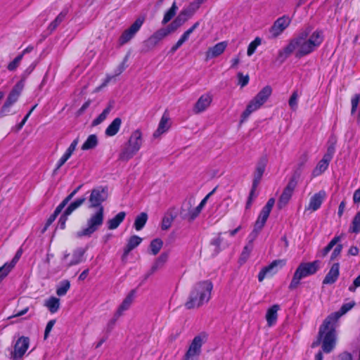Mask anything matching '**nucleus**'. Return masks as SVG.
<instances>
[{"label": "nucleus", "instance_id": "1", "mask_svg": "<svg viewBox=\"0 0 360 360\" xmlns=\"http://www.w3.org/2000/svg\"><path fill=\"white\" fill-rule=\"evenodd\" d=\"M310 31L308 27L290 39L286 46L278 51V58L283 61L294 51L295 57L300 58L316 50L324 40L323 31L316 30L309 37Z\"/></svg>", "mask_w": 360, "mask_h": 360}, {"label": "nucleus", "instance_id": "2", "mask_svg": "<svg viewBox=\"0 0 360 360\" xmlns=\"http://www.w3.org/2000/svg\"><path fill=\"white\" fill-rule=\"evenodd\" d=\"M335 317L328 316L319 327L316 340L314 341L311 347H316L322 342V349L325 353H330L335 346Z\"/></svg>", "mask_w": 360, "mask_h": 360}, {"label": "nucleus", "instance_id": "3", "mask_svg": "<svg viewBox=\"0 0 360 360\" xmlns=\"http://www.w3.org/2000/svg\"><path fill=\"white\" fill-rule=\"evenodd\" d=\"M213 284L209 280L196 283L192 288L184 306L187 309L200 308L211 298Z\"/></svg>", "mask_w": 360, "mask_h": 360}, {"label": "nucleus", "instance_id": "4", "mask_svg": "<svg viewBox=\"0 0 360 360\" xmlns=\"http://www.w3.org/2000/svg\"><path fill=\"white\" fill-rule=\"evenodd\" d=\"M143 144V134L141 129L134 131L119 154L118 160L127 162L141 149Z\"/></svg>", "mask_w": 360, "mask_h": 360}, {"label": "nucleus", "instance_id": "5", "mask_svg": "<svg viewBox=\"0 0 360 360\" xmlns=\"http://www.w3.org/2000/svg\"><path fill=\"white\" fill-rule=\"evenodd\" d=\"M321 262L314 260L311 262H302L296 269L292 278L289 284L288 288L290 290L296 289L300 284L302 278L315 274L320 269Z\"/></svg>", "mask_w": 360, "mask_h": 360}, {"label": "nucleus", "instance_id": "6", "mask_svg": "<svg viewBox=\"0 0 360 360\" xmlns=\"http://www.w3.org/2000/svg\"><path fill=\"white\" fill-rule=\"evenodd\" d=\"M271 94L272 88L271 86H264L249 102L245 110L241 114L240 122L243 123L246 121L253 112L259 109L267 101Z\"/></svg>", "mask_w": 360, "mask_h": 360}, {"label": "nucleus", "instance_id": "7", "mask_svg": "<svg viewBox=\"0 0 360 360\" xmlns=\"http://www.w3.org/2000/svg\"><path fill=\"white\" fill-rule=\"evenodd\" d=\"M25 87V82L23 79L18 81L12 88L11 91L7 96V98L4 103L0 110V117L8 116L11 112V107L14 105L20 98L22 91Z\"/></svg>", "mask_w": 360, "mask_h": 360}, {"label": "nucleus", "instance_id": "8", "mask_svg": "<svg viewBox=\"0 0 360 360\" xmlns=\"http://www.w3.org/2000/svg\"><path fill=\"white\" fill-rule=\"evenodd\" d=\"M104 221V207L96 210V212L92 214L87 219L86 227L78 231V237H90L94 233L98 230L103 225Z\"/></svg>", "mask_w": 360, "mask_h": 360}, {"label": "nucleus", "instance_id": "9", "mask_svg": "<svg viewBox=\"0 0 360 360\" xmlns=\"http://www.w3.org/2000/svg\"><path fill=\"white\" fill-rule=\"evenodd\" d=\"M108 198V189L107 186H97L94 188L89 198V208H96L97 210L104 207L103 203Z\"/></svg>", "mask_w": 360, "mask_h": 360}, {"label": "nucleus", "instance_id": "10", "mask_svg": "<svg viewBox=\"0 0 360 360\" xmlns=\"http://www.w3.org/2000/svg\"><path fill=\"white\" fill-rule=\"evenodd\" d=\"M146 20L143 15L138 17L129 28L125 30L119 38V44L122 46L129 42L139 31Z\"/></svg>", "mask_w": 360, "mask_h": 360}, {"label": "nucleus", "instance_id": "11", "mask_svg": "<svg viewBox=\"0 0 360 360\" xmlns=\"http://www.w3.org/2000/svg\"><path fill=\"white\" fill-rule=\"evenodd\" d=\"M274 198H271L268 200L266 205L262 207L255 223L254 229L252 232H255V234H257L264 226L269 217L271 211L274 205Z\"/></svg>", "mask_w": 360, "mask_h": 360}, {"label": "nucleus", "instance_id": "12", "mask_svg": "<svg viewBox=\"0 0 360 360\" xmlns=\"http://www.w3.org/2000/svg\"><path fill=\"white\" fill-rule=\"evenodd\" d=\"M286 264V259H279L271 262L259 272L257 278L259 282L264 281L266 276H273Z\"/></svg>", "mask_w": 360, "mask_h": 360}, {"label": "nucleus", "instance_id": "13", "mask_svg": "<svg viewBox=\"0 0 360 360\" xmlns=\"http://www.w3.org/2000/svg\"><path fill=\"white\" fill-rule=\"evenodd\" d=\"M291 21V18L287 15L277 18L269 28V37L271 39L278 37L289 27Z\"/></svg>", "mask_w": 360, "mask_h": 360}, {"label": "nucleus", "instance_id": "14", "mask_svg": "<svg viewBox=\"0 0 360 360\" xmlns=\"http://www.w3.org/2000/svg\"><path fill=\"white\" fill-rule=\"evenodd\" d=\"M298 180L295 178L290 177L286 186L284 188L281 195H280L278 202V209L282 210L284 208L290 200L294 191L297 185Z\"/></svg>", "mask_w": 360, "mask_h": 360}, {"label": "nucleus", "instance_id": "15", "mask_svg": "<svg viewBox=\"0 0 360 360\" xmlns=\"http://www.w3.org/2000/svg\"><path fill=\"white\" fill-rule=\"evenodd\" d=\"M202 345V338L200 335H196L190 344L183 360H197L201 354Z\"/></svg>", "mask_w": 360, "mask_h": 360}, {"label": "nucleus", "instance_id": "16", "mask_svg": "<svg viewBox=\"0 0 360 360\" xmlns=\"http://www.w3.org/2000/svg\"><path fill=\"white\" fill-rule=\"evenodd\" d=\"M213 96L210 93H206L200 96L195 103L193 111L195 114H199L206 110L211 105Z\"/></svg>", "mask_w": 360, "mask_h": 360}, {"label": "nucleus", "instance_id": "17", "mask_svg": "<svg viewBox=\"0 0 360 360\" xmlns=\"http://www.w3.org/2000/svg\"><path fill=\"white\" fill-rule=\"evenodd\" d=\"M326 197V193L323 190L316 193L311 197L308 205L305 207L304 212H315L318 210L321 207Z\"/></svg>", "mask_w": 360, "mask_h": 360}, {"label": "nucleus", "instance_id": "18", "mask_svg": "<svg viewBox=\"0 0 360 360\" xmlns=\"http://www.w3.org/2000/svg\"><path fill=\"white\" fill-rule=\"evenodd\" d=\"M169 34V31L160 28L155 31L147 40L144 41V46H147L148 49L154 48L159 44L165 37Z\"/></svg>", "mask_w": 360, "mask_h": 360}, {"label": "nucleus", "instance_id": "19", "mask_svg": "<svg viewBox=\"0 0 360 360\" xmlns=\"http://www.w3.org/2000/svg\"><path fill=\"white\" fill-rule=\"evenodd\" d=\"M228 46L226 41L218 42L213 46H210L205 52V60L208 61L212 58L221 56L226 50Z\"/></svg>", "mask_w": 360, "mask_h": 360}, {"label": "nucleus", "instance_id": "20", "mask_svg": "<svg viewBox=\"0 0 360 360\" xmlns=\"http://www.w3.org/2000/svg\"><path fill=\"white\" fill-rule=\"evenodd\" d=\"M30 345V338L25 336L20 337L14 345L15 357L20 358L27 352Z\"/></svg>", "mask_w": 360, "mask_h": 360}, {"label": "nucleus", "instance_id": "21", "mask_svg": "<svg viewBox=\"0 0 360 360\" xmlns=\"http://www.w3.org/2000/svg\"><path fill=\"white\" fill-rule=\"evenodd\" d=\"M340 276V264L338 262L334 263L329 269L326 276L323 280V285H331L335 283L338 279Z\"/></svg>", "mask_w": 360, "mask_h": 360}, {"label": "nucleus", "instance_id": "22", "mask_svg": "<svg viewBox=\"0 0 360 360\" xmlns=\"http://www.w3.org/2000/svg\"><path fill=\"white\" fill-rule=\"evenodd\" d=\"M169 257V254L167 252H162L154 262L150 269L146 274L145 278L147 279L151 275H153L155 272H156L158 269L162 268L165 263L167 262Z\"/></svg>", "mask_w": 360, "mask_h": 360}, {"label": "nucleus", "instance_id": "23", "mask_svg": "<svg viewBox=\"0 0 360 360\" xmlns=\"http://www.w3.org/2000/svg\"><path fill=\"white\" fill-rule=\"evenodd\" d=\"M266 165V159L265 158H262L257 162L255 171L254 172L252 185L258 186V185L259 184L260 181L265 171Z\"/></svg>", "mask_w": 360, "mask_h": 360}, {"label": "nucleus", "instance_id": "24", "mask_svg": "<svg viewBox=\"0 0 360 360\" xmlns=\"http://www.w3.org/2000/svg\"><path fill=\"white\" fill-rule=\"evenodd\" d=\"M169 121V114L166 111L164 112V114L162 115V116L160 119L158 129L153 133V136L155 138L160 136L161 134H162L165 132H166L167 131H168V129L170 127Z\"/></svg>", "mask_w": 360, "mask_h": 360}, {"label": "nucleus", "instance_id": "25", "mask_svg": "<svg viewBox=\"0 0 360 360\" xmlns=\"http://www.w3.org/2000/svg\"><path fill=\"white\" fill-rule=\"evenodd\" d=\"M135 294H136V290H131L129 292V293L127 295V297L124 299V300L122 301L121 304L119 306V307L116 311L115 316L117 317L120 316L124 311L127 310L130 307L131 304H132V302L134 301Z\"/></svg>", "mask_w": 360, "mask_h": 360}, {"label": "nucleus", "instance_id": "26", "mask_svg": "<svg viewBox=\"0 0 360 360\" xmlns=\"http://www.w3.org/2000/svg\"><path fill=\"white\" fill-rule=\"evenodd\" d=\"M278 310H280V305L278 304L272 305L267 309L266 320L269 327H271L276 323Z\"/></svg>", "mask_w": 360, "mask_h": 360}, {"label": "nucleus", "instance_id": "27", "mask_svg": "<svg viewBox=\"0 0 360 360\" xmlns=\"http://www.w3.org/2000/svg\"><path fill=\"white\" fill-rule=\"evenodd\" d=\"M22 254V248L18 249L11 262L9 263H5L2 266L0 267V274L4 276H6L18 262Z\"/></svg>", "mask_w": 360, "mask_h": 360}, {"label": "nucleus", "instance_id": "28", "mask_svg": "<svg viewBox=\"0 0 360 360\" xmlns=\"http://www.w3.org/2000/svg\"><path fill=\"white\" fill-rule=\"evenodd\" d=\"M309 160V155L307 152H304L302 153L300 157L299 158L298 162L297 164V166L295 169L293 171V173L291 176V177L295 178L297 180H299L300 178L303 169L305 166V164Z\"/></svg>", "mask_w": 360, "mask_h": 360}, {"label": "nucleus", "instance_id": "29", "mask_svg": "<svg viewBox=\"0 0 360 360\" xmlns=\"http://www.w3.org/2000/svg\"><path fill=\"white\" fill-rule=\"evenodd\" d=\"M141 242L142 238L136 235L129 237L125 247L124 248L122 257H127L129 252L138 247Z\"/></svg>", "mask_w": 360, "mask_h": 360}, {"label": "nucleus", "instance_id": "30", "mask_svg": "<svg viewBox=\"0 0 360 360\" xmlns=\"http://www.w3.org/2000/svg\"><path fill=\"white\" fill-rule=\"evenodd\" d=\"M126 217V212H120L114 217L107 221V226L109 230H115L123 222Z\"/></svg>", "mask_w": 360, "mask_h": 360}, {"label": "nucleus", "instance_id": "31", "mask_svg": "<svg viewBox=\"0 0 360 360\" xmlns=\"http://www.w3.org/2000/svg\"><path fill=\"white\" fill-rule=\"evenodd\" d=\"M122 124V119L120 117L115 118L112 122L105 129V134L107 136H114L120 131Z\"/></svg>", "mask_w": 360, "mask_h": 360}, {"label": "nucleus", "instance_id": "32", "mask_svg": "<svg viewBox=\"0 0 360 360\" xmlns=\"http://www.w3.org/2000/svg\"><path fill=\"white\" fill-rule=\"evenodd\" d=\"M330 160L323 157L321 160L319 161L316 166L312 171L313 177H316L322 174L328 168Z\"/></svg>", "mask_w": 360, "mask_h": 360}, {"label": "nucleus", "instance_id": "33", "mask_svg": "<svg viewBox=\"0 0 360 360\" xmlns=\"http://www.w3.org/2000/svg\"><path fill=\"white\" fill-rule=\"evenodd\" d=\"M68 13V11L67 9L63 10L56 16V18L52 22H51V23L48 26V30L50 31V32H53L54 30H56V28L59 26V25L62 22H63V20L66 18Z\"/></svg>", "mask_w": 360, "mask_h": 360}, {"label": "nucleus", "instance_id": "34", "mask_svg": "<svg viewBox=\"0 0 360 360\" xmlns=\"http://www.w3.org/2000/svg\"><path fill=\"white\" fill-rule=\"evenodd\" d=\"M148 214L146 212H141L139 215L136 216L134 220V229L139 231L143 229L145 226L147 221H148Z\"/></svg>", "mask_w": 360, "mask_h": 360}, {"label": "nucleus", "instance_id": "35", "mask_svg": "<svg viewBox=\"0 0 360 360\" xmlns=\"http://www.w3.org/2000/svg\"><path fill=\"white\" fill-rule=\"evenodd\" d=\"M337 143V139L335 137H330L328 141V146L326 153L323 155V157L326 158L329 160H332L334 154L335 153V145Z\"/></svg>", "mask_w": 360, "mask_h": 360}, {"label": "nucleus", "instance_id": "36", "mask_svg": "<svg viewBox=\"0 0 360 360\" xmlns=\"http://www.w3.org/2000/svg\"><path fill=\"white\" fill-rule=\"evenodd\" d=\"M63 210V208L59 205L56 207L53 213L47 219L44 228L41 229V233H44L47 231L49 227L53 224Z\"/></svg>", "mask_w": 360, "mask_h": 360}, {"label": "nucleus", "instance_id": "37", "mask_svg": "<svg viewBox=\"0 0 360 360\" xmlns=\"http://www.w3.org/2000/svg\"><path fill=\"white\" fill-rule=\"evenodd\" d=\"M50 311L51 313H56L60 307V300L56 297H51L46 300L44 304Z\"/></svg>", "mask_w": 360, "mask_h": 360}, {"label": "nucleus", "instance_id": "38", "mask_svg": "<svg viewBox=\"0 0 360 360\" xmlns=\"http://www.w3.org/2000/svg\"><path fill=\"white\" fill-rule=\"evenodd\" d=\"M98 145V138L96 134H91L82 146V150H87L94 148Z\"/></svg>", "mask_w": 360, "mask_h": 360}, {"label": "nucleus", "instance_id": "39", "mask_svg": "<svg viewBox=\"0 0 360 360\" xmlns=\"http://www.w3.org/2000/svg\"><path fill=\"white\" fill-rule=\"evenodd\" d=\"M112 106L109 104L103 110V112L97 117H96L91 123V125L93 127H96L101 123H102L108 117V115L110 114Z\"/></svg>", "mask_w": 360, "mask_h": 360}, {"label": "nucleus", "instance_id": "40", "mask_svg": "<svg viewBox=\"0 0 360 360\" xmlns=\"http://www.w3.org/2000/svg\"><path fill=\"white\" fill-rule=\"evenodd\" d=\"M86 201L85 197H81L73 202H70L67 208L65 210L66 211V214L69 213L71 214L75 210L81 207Z\"/></svg>", "mask_w": 360, "mask_h": 360}, {"label": "nucleus", "instance_id": "41", "mask_svg": "<svg viewBox=\"0 0 360 360\" xmlns=\"http://www.w3.org/2000/svg\"><path fill=\"white\" fill-rule=\"evenodd\" d=\"M162 246L163 241L162 239L158 238L152 240L149 245L150 253L153 255H158Z\"/></svg>", "mask_w": 360, "mask_h": 360}, {"label": "nucleus", "instance_id": "42", "mask_svg": "<svg viewBox=\"0 0 360 360\" xmlns=\"http://www.w3.org/2000/svg\"><path fill=\"white\" fill-rule=\"evenodd\" d=\"M349 232L352 233H360V211L354 217L349 229Z\"/></svg>", "mask_w": 360, "mask_h": 360}, {"label": "nucleus", "instance_id": "43", "mask_svg": "<svg viewBox=\"0 0 360 360\" xmlns=\"http://www.w3.org/2000/svg\"><path fill=\"white\" fill-rule=\"evenodd\" d=\"M178 8L175 2H174L170 8L165 13L162 23L163 25L167 24L176 15Z\"/></svg>", "mask_w": 360, "mask_h": 360}, {"label": "nucleus", "instance_id": "44", "mask_svg": "<svg viewBox=\"0 0 360 360\" xmlns=\"http://www.w3.org/2000/svg\"><path fill=\"white\" fill-rule=\"evenodd\" d=\"M70 288V283L68 280H63L60 283V285L56 289V294L60 296H64L66 295Z\"/></svg>", "mask_w": 360, "mask_h": 360}, {"label": "nucleus", "instance_id": "45", "mask_svg": "<svg viewBox=\"0 0 360 360\" xmlns=\"http://www.w3.org/2000/svg\"><path fill=\"white\" fill-rule=\"evenodd\" d=\"M84 251L82 249L75 250L72 254V258L68 264V266H72L79 264L82 261Z\"/></svg>", "mask_w": 360, "mask_h": 360}, {"label": "nucleus", "instance_id": "46", "mask_svg": "<svg viewBox=\"0 0 360 360\" xmlns=\"http://www.w3.org/2000/svg\"><path fill=\"white\" fill-rule=\"evenodd\" d=\"M206 204V200H202L199 205L193 210H191L188 213L189 219L193 221L194 220L200 213L202 207Z\"/></svg>", "mask_w": 360, "mask_h": 360}, {"label": "nucleus", "instance_id": "47", "mask_svg": "<svg viewBox=\"0 0 360 360\" xmlns=\"http://www.w3.org/2000/svg\"><path fill=\"white\" fill-rule=\"evenodd\" d=\"M82 184L79 185L75 188L70 194H68L59 204L63 209L68 204V202L74 198V196L79 192L82 188Z\"/></svg>", "mask_w": 360, "mask_h": 360}, {"label": "nucleus", "instance_id": "48", "mask_svg": "<svg viewBox=\"0 0 360 360\" xmlns=\"http://www.w3.org/2000/svg\"><path fill=\"white\" fill-rule=\"evenodd\" d=\"M340 240V236H335L328 243V245L323 249L322 250V256H326L328 252L333 249V248Z\"/></svg>", "mask_w": 360, "mask_h": 360}, {"label": "nucleus", "instance_id": "49", "mask_svg": "<svg viewBox=\"0 0 360 360\" xmlns=\"http://www.w3.org/2000/svg\"><path fill=\"white\" fill-rule=\"evenodd\" d=\"M353 306H354V304H351V303L344 304L342 305V307L340 309V311L335 312V313H332L329 316H333V315L335 316V317L336 318L335 319V323H336L338 319L340 318V316H342V314H345L348 311H349L353 307Z\"/></svg>", "mask_w": 360, "mask_h": 360}, {"label": "nucleus", "instance_id": "50", "mask_svg": "<svg viewBox=\"0 0 360 360\" xmlns=\"http://www.w3.org/2000/svg\"><path fill=\"white\" fill-rule=\"evenodd\" d=\"M253 249V243L252 242H250L248 244H247L241 252L240 260L243 261V262H246V260L250 257V255Z\"/></svg>", "mask_w": 360, "mask_h": 360}, {"label": "nucleus", "instance_id": "51", "mask_svg": "<svg viewBox=\"0 0 360 360\" xmlns=\"http://www.w3.org/2000/svg\"><path fill=\"white\" fill-rule=\"evenodd\" d=\"M261 39L257 37L249 44L247 50L248 56H252L255 53L256 49L261 44Z\"/></svg>", "mask_w": 360, "mask_h": 360}, {"label": "nucleus", "instance_id": "52", "mask_svg": "<svg viewBox=\"0 0 360 360\" xmlns=\"http://www.w3.org/2000/svg\"><path fill=\"white\" fill-rule=\"evenodd\" d=\"M174 218H175V217L173 216L172 214L169 216H165L162 218V222H161L162 230H163V231L168 230L171 227Z\"/></svg>", "mask_w": 360, "mask_h": 360}, {"label": "nucleus", "instance_id": "53", "mask_svg": "<svg viewBox=\"0 0 360 360\" xmlns=\"http://www.w3.org/2000/svg\"><path fill=\"white\" fill-rule=\"evenodd\" d=\"M71 156L68 155L67 153H64V154L61 156V158L58 160L56 165V167L53 171V174L55 175L57 174L59 169L68 161V160Z\"/></svg>", "mask_w": 360, "mask_h": 360}, {"label": "nucleus", "instance_id": "54", "mask_svg": "<svg viewBox=\"0 0 360 360\" xmlns=\"http://www.w3.org/2000/svg\"><path fill=\"white\" fill-rule=\"evenodd\" d=\"M257 188V186L252 184V188L250 189V193H249V195H248V200L246 202V205H245L246 210L250 209V207L252 206L253 199L255 198H256L255 192H256Z\"/></svg>", "mask_w": 360, "mask_h": 360}, {"label": "nucleus", "instance_id": "55", "mask_svg": "<svg viewBox=\"0 0 360 360\" xmlns=\"http://www.w3.org/2000/svg\"><path fill=\"white\" fill-rule=\"evenodd\" d=\"M237 78H238V84L240 85L241 88L247 86L250 81L249 75H244L240 72H238Z\"/></svg>", "mask_w": 360, "mask_h": 360}, {"label": "nucleus", "instance_id": "56", "mask_svg": "<svg viewBox=\"0 0 360 360\" xmlns=\"http://www.w3.org/2000/svg\"><path fill=\"white\" fill-rule=\"evenodd\" d=\"M298 93L297 91H294L288 101V104L290 108L292 110H296L297 108V99H298Z\"/></svg>", "mask_w": 360, "mask_h": 360}, {"label": "nucleus", "instance_id": "57", "mask_svg": "<svg viewBox=\"0 0 360 360\" xmlns=\"http://www.w3.org/2000/svg\"><path fill=\"white\" fill-rule=\"evenodd\" d=\"M360 101V94H356L351 98V114L354 115L356 110Z\"/></svg>", "mask_w": 360, "mask_h": 360}, {"label": "nucleus", "instance_id": "58", "mask_svg": "<svg viewBox=\"0 0 360 360\" xmlns=\"http://www.w3.org/2000/svg\"><path fill=\"white\" fill-rule=\"evenodd\" d=\"M22 55H18L16 56L11 62L8 64L7 69L9 71H14L19 66L21 60H22Z\"/></svg>", "mask_w": 360, "mask_h": 360}, {"label": "nucleus", "instance_id": "59", "mask_svg": "<svg viewBox=\"0 0 360 360\" xmlns=\"http://www.w3.org/2000/svg\"><path fill=\"white\" fill-rule=\"evenodd\" d=\"M70 214L69 213L66 214V211L65 210L63 213L59 218L58 226L60 229H65L66 226V221L68 220V216Z\"/></svg>", "mask_w": 360, "mask_h": 360}, {"label": "nucleus", "instance_id": "60", "mask_svg": "<svg viewBox=\"0 0 360 360\" xmlns=\"http://www.w3.org/2000/svg\"><path fill=\"white\" fill-rule=\"evenodd\" d=\"M221 242H222V239H221V238L220 236H218V237H217L215 238H213L210 241V245L214 246L215 252L217 253L219 252V251L221 250L220 246H221Z\"/></svg>", "mask_w": 360, "mask_h": 360}, {"label": "nucleus", "instance_id": "61", "mask_svg": "<svg viewBox=\"0 0 360 360\" xmlns=\"http://www.w3.org/2000/svg\"><path fill=\"white\" fill-rule=\"evenodd\" d=\"M56 323V320L55 319H52V320H50L46 326V328H45V330H44V340L47 339L49 335V333L51 331L53 326L55 325Z\"/></svg>", "mask_w": 360, "mask_h": 360}, {"label": "nucleus", "instance_id": "62", "mask_svg": "<svg viewBox=\"0 0 360 360\" xmlns=\"http://www.w3.org/2000/svg\"><path fill=\"white\" fill-rule=\"evenodd\" d=\"M342 250V244L337 245L330 255V260H333L337 257H338L340 255Z\"/></svg>", "mask_w": 360, "mask_h": 360}, {"label": "nucleus", "instance_id": "63", "mask_svg": "<svg viewBox=\"0 0 360 360\" xmlns=\"http://www.w3.org/2000/svg\"><path fill=\"white\" fill-rule=\"evenodd\" d=\"M77 144H78V139H75L70 143L69 147L67 148L65 153H67L68 155H70L71 156L72 155V153H74V151L75 150Z\"/></svg>", "mask_w": 360, "mask_h": 360}, {"label": "nucleus", "instance_id": "64", "mask_svg": "<svg viewBox=\"0 0 360 360\" xmlns=\"http://www.w3.org/2000/svg\"><path fill=\"white\" fill-rule=\"evenodd\" d=\"M358 287H360V274L354 280L353 285L349 287V290L354 292Z\"/></svg>", "mask_w": 360, "mask_h": 360}]
</instances>
